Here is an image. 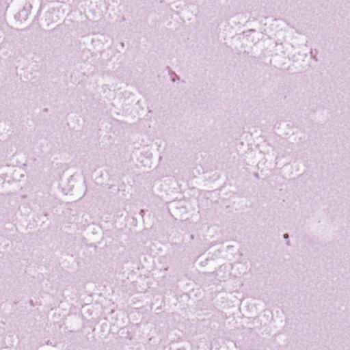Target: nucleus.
<instances>
[{
    "instance_id": "obj_1",
    "label": "nucleus",
    "mask_w": 350,
    "mask_h": 350,
    "mask_svg": "<svg viewBox=\"0 0 350 350\" xmlns=\"http://www.w3.org/2000/svg\"><path fill=\"white\" fill-rule=\"evenodd\" d=\"M284 237L285 239H287V238L288 237V235L287 234H285L284 235Z\"/></svg>"
}]
</instances>
